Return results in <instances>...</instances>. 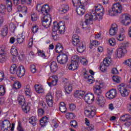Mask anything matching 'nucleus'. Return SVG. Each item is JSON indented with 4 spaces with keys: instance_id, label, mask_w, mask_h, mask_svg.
<instances>
[{
    "instance_id": "7c9ffc66",
    "label": "nucleus",
    "mask_w": 131,
    "mask_h": 131,
    "mask_svg": "<svg viewBox=\"0 0 131 131\" xmlns=\"http://www.w3.org/2000/svg\"><path fill=\"white\" fill-rule=\"evenodd\" d=\"M10 53L13 57H17V56H18V50L17 49V47H12L11 49Z\"/></svg>"
},
{
    "instance_id": "423d86ee",
    "label": "nucleus",
    "mask_w": 131,
    "mask_h": 131,
    "mask_svg": "<svg viewBox=\"0 0 131 131\" xmlns=\"http://www.w3.org/2000/svg\"><path fill=\"white\" fill-rule=\"evenodd\" d=\"M41 23L42 26L45 27V28H48L51 25V23L52 22V18L51 17V15L48 14H43V16H41Z\"/></svg>"
},
{
    "instance_id": "c756f323",
    "label": "nucleus",
    "mask_w": 131,
    "mask_h": 131,
    "mask_svg": "<svg viewBox=\"0 0 131 131\" xmlns=\"http://www.w3.org/2000/svg\"><path fill=\"white\" fill-rule=\"evenodd\" d=\"M73 87L71 84H69L68 85H64V90L67 93V94H70L71 92H72V90Z\"/></svg>"
},
{
    "instance_id": "f257e3e1",
    "label": "nucleus",
    "mask_w": 131,
    "mask_h": 131,
    "mask_svg": "<svg viewBox=\"0 0 131 131\" xmlns=\"http://www.w3.org/2000/svg\"><path fill=\"white\" fill-rule=\"evenodd\" d=\"M104 15V8L101 5L95 6L92 10L91 13L87 14L85 15V21L88 23H91V21H95L97 19H102Z\"/></svg>"
},
{
    "instance_id": "69168bd1",
    "label": "nucleus",
    "mask_w": 131,
    "mask_h": 131,
    "mask_svg": "<svg viewBox=\"0 0 131 131\" xmlns=\"http://www.w3.org/2000/svg\"><path fill=\"white\" fill-rule=\"evenodd\" d=\"M25 38V37L17 38V41L18 43H22V42H23V41H24Z\"/></svg>"
},
{
    "instance_id": "79ce46f5",
    "label": "nucleus",
    "mask_w": 131,
    "mask_h": 131,
    "mask_svg": "<svg viewBox=\"0 0 131 131\" xmlns=\"http://www.w3.org/2000/svg\"><path fill=\"white\" fill-rule=\"evenodd\" d=\"M6 93V87L3 85H0V96H4Z\"/></svg>"
},
{
    "instance_id": "774afa93",
    "label": "nucleus",
    "mask_w": 131,
    "mask_h": 131,
    "mask_svg": "<svg viewBox=\"0 0 131 131\" xmlns=\"http://www.w3.org/2000/svg\"><path fill=\"white\" fill-rule=\"evenodd\" d=\"M130 22V19L129 20H124V23H122V25H124V26H126V25H129Z\"/></svg>"
},
{
    "instance_id": "4be33fe9",
    "label": "nucleus",
    "mask_w": 131,
    "mask_h": 131,
    "mask_svg": "<svg viewBox=\"0 0 131 131\" xmlns=\"http://www.w3.org/2000/svg\"><path fill=\"white\" fill-rule=\"evenodd\" d=\"M68 11H69V6L66 5H61L58 10L59 14H65V13H67Z\"/></svg>"
},
{
    "instance_id": "0eeeda50",
    "label": "nucleus",
    "mask_w": 131,
    "mask_h": 131,
    "mask_svg": "<svg viewBox=\"0 0 131 131\" xmlns=\"http://www.w3.org/2000/svg\"><path fill=\"white\" fill-rule=\"evenodd\" d=\"M122 11V6L119 3H116L113 5L112 11L111 10H108V13H112L113 16H116L118 14H120Z\"/></svg>"
},
{
    "instance_id": "1a4fd4ad",
    "label": "nucleus",
    "mask_w": 131,
    "mask_h": 131,
    "mask_svg": "<svg viewBox=\"0 0 131 131\" xmlns=\"http://www.w3.org/2000/svg\"><path fill=\"white\" fill-rule=\"evenodd\" d=\"M111 63V59L110 58H105L103 61V63H101L100 66V69L102 72H105L107 67H109Z\"/></svg>"
},
{
    "instance_id": "4d7b16f0",
    "label": "nucleus",
    "mask_w": 131,
    "mask_h": 131,
    "mask_svg": "<svg viewBox=\"0 0 131 131\" xmlns=\"http://www.w3.org/2000/svg\"><path fill=\"white\" fill-rule=\"evenodd\" d=\"M113 80L116 83H119V82H120V79H119V77L117 76H114L113 77Z\"/></svg>"
},
{
    "instance_id": "20e7f679",
    "label": "nucleus",
    "mask_w": 131,
    "mask_h": 131,
    "mask_svg": "<svg viewBox=\"0 0 131 131\" xmlns=\"http://www.w3.org/2000/svg\"><path fill=\"white\" fill-rule=\"evenodd\" d=\"M66 28V27H65V24H64V22L60 21L58 23L57 21H55L53 23L52 31L57 32L58 30L60 34H63L64 32H65Z\"/></svg>"
},
{
    "instance_id": "603ef678",
    "label": "nucleus",
    "mask_w": 131,
    "mask_h": 131,
    "mask_svg": "<svg viewBox=\"0 0 131 131\" xmlns=\"http://www.w3.org/2000/svg\"><path fill=\"white\" fill-rule=\"evenodd\" d=\"M28 8L26 6H23L22 8H21V10H20V12H21L22 14L23 15H26V14H27V12H28Z\"/></svg>"
},
{
    "instance_id": "f704fd0d",
    "label": "nucleus",
    "mask_w": 131,
    "mask_h": 131,
    "mask_svg": "<svg viewBox=\"0 0 131 131\" xmlns=\"http://www.w3.org/2000/svg\"><path fill=\"white\" fill-rule=\"evenodd\" d=\"M120 120L121 121H127V120H130L131 116L130 115L126 114L120 117Z\"/></svg>"
},
{
    "instance_id": "5fc2aeb1",
    "label": "nucleus",
    "mask_w": 131,
    "mask_h": 131,
    "mask_svg": "<svg viewBox=\"0 0 131 131\" xmlns=\"http://www.w3.org/2000/svg\"><path fill=\"white\" fill-rule=\"evenodd\" d=\"M72 62H77L79 61V56L75 55L71 58Z\"/></svg>"
},
{
    "instance_id": "864d4df0",
    "label": "nucleus",
    "mask_w": 131,
    "mask_h": 131,
    "mask_svg": "<svg viewBox=\"0 0 131 131\" xmlns=\"http://www.w3.org/2000/svg\"><path fill=\"white\" fill-rule=\"evenodd\" d=\"M90 43L91 45H92V46H93V47H98V46L100 45V42L99 41L94 40H93L92 41L91 40L90 41Z\"/></svg>"
},
{
    "instance_id": "b1692460",
    "label": "nucleus",
    "mask_w": 131,
    "mask_h": 131,
    "mask_svg": "<svg viewBox=\"0 0 131 131\" xmlns=\"http://www.w3.org/2000/svg\"><path fill=\"white\" fill-rule=\"evenodd\" d=\"M68 69L70 70H72L74 71V70H76L78 68V62L77 61H71V63L70 64V66L68 67Z\"/></svg>"
},
{
    "instance_id": "680f3d73",
    "label": "nucleus",
    "mask_w": 131,
    "mask_h": 131,
    "mask_svg": "<svg viewBox=\"0 0 131 131\" xmlns=\"http://www.w3.org/2000/svg\"><path fill=\"white\" fill-rule=\"evenodd\" d=\"M30 70L32 73L36 72V67L34 65H31L30 67Z\"/></svg>"
},
{
    "instance_id": "a211bd4d",
    "label": "nucleus",
    "mask_w": 131,
    "mask_h": 131,
    "mask_svg": "<svg viewBox=\"0 0 131 131\" xmlns=\"http://www.w3.org/2000/svg\"><path fill=\"white\" fill-rule=\"evenodd\" d=\"M46 102L49 107H53L54 105V102L53 101V96L51 93H48L46 95Z\"/></svg>"
},
{
    "instance_id": "7ed1b4c3",
    "label": "nucleus",
    "mask_w": 131,
    "mask_h": 131,
    "mask_svg": "<svg viewBox=\"0 0 131 131\" xmlns=\"http://www.w3.org/2000/svg\"><path fill=\"white\" fill-rule=\"evenodd\" d=\"M5 5L1 4L0 5V13L4 15L6 13V11H7L8 13H11L13 11V4L11 0H4Z\"/></svg>"
},
{
    "instance_id": "39448f33",
    "label": "nucleus",
    "mask_w": 131,
    "mask_h": 131,
    "mask_svg": "<svg viewBox=\"0 0 131 131\" xmlns=\"http://www.w3.org/2000/svg\"><path fill=\"white\" fill-rule=\"evenodd\" d=\"M17 101L19 105H22L21 108L25 113H27V112L30 110V106H29V104H26L25 103V98H24V96L19 95L17 97Z\"/></svg>"
},
{
    "instance_id": "de8ad7c7",
    "label": "nucleus",
    "mask_w": 131,
    "mask_h": 131,
    "mask_svg": "<svg viewBox=\"0 0 131 131\" xmlns=\"http://www.w3.org/2000/svg\"><path fill=\"white\" fill-rule=\"evenodd\" d=\"M70 124L71 126H73L74 128H77V122L75 120H72L70 122Z\"/></svg>"
},
{
    "instance_id": "9d476101",
    "label": "nucleus",
    "mask_w": 131,
    "mask_h": 131,
    "mask_svg": "<svg viewBox=\"0 0 131 131\" xmlns=\"http://www.w3.org/2000/svg\"><path fill=\"white\" fill-rule=\"evenodd\" d=\"M118 90L122 97H127L129 94L124 84H120L118 86Z\"/></svg>"
},
{
    "instance_id": "6e6552de",
    "label": "nucleus",
    "mask_w": 131,
    "mask_h": 131,
    "mask_svg": "<svg viewBox=\"0 0 131 131\" xmlns=\"http://www.w3.org/2000/svg\"><path fill=\"white\" fill-rule=\"evenodd\" d=\"M36 11L38 12H41L43 15L49 14L51 11V8L48 4H45L41 6V4H38L36 7Z\"/></svg>"
},
{
    "instance_id": "0e129e2a",
    "label": "nucleus",
    "mask_w": 131,
    "mask_h": 131,
    "mask_svg": "<svg viewBox=\"0 0 131 131\" xmlns=\"http://www.w3.org/2000/svg\"><path fill=\"white\" fill-rule=\"evenodd\" d=\"M111 72L112 74H118L119 73L118 70L116 68H113L112 69Z\"/></svg>"
},
{
    "instance_id": "2eb2a0df",
    "label": "nucleus",
    "mask_w": 131,
    "mask_h": 131,
    "mask_svg": "<svg viewBox=\"0 0 131 131\" xmlns=\"http://www.w3.org/2000/svg\"><path fill=\"white\" fill-rule=\"evenodd\" d=\"M117 94V93L116 92V90L112 89L106 93L105 96L107 99L112 100V99H114V98L116 97Z\"/></svg>"
},
{
    "instance_id": "e433bc0d",
    "label": "nucleus",
    "mask_w": 131,
    "mask_h": 131,
    "mask_svg": "<svg viewBox=\"0 0 131 131\" xmlns=\"http://www.w3.org/2000/svg\"><path fill=\"white\" fill-rule=\"evenodd\" d=\"M25 93L26 96L29 97V98H30L31 97V89H30V87H29V86H26Z\"/></svg>"
},
{
    "instance_id": "2f4dec72",
    "label": "nucleus",
    "mask_w": 131,
    "mask_h": 131,
    "mask_svg": "<svg viewBox=\"0 0 131 131\" xmlns=\"http://www.w3.org/2000/svg\"><path fill=\"white\" fill-rule=\"evenodd\" d=\"M117 33V27H112L109 31V34L112 36H113L115 35Z\"/></svg>"
},
{
    "instance_id": "473e14b6",
    "label": "nucleus",
    "mask_w": 131,
    "mask_h": 131,
    "mask_svg": "<svg viewBox=\"0 0 131 131\" xmlns=\"http://www.w3.org/2000/svg\"><path fill=\"white\" fill-rule=\"evenodd\" d=\"M121 19H122L121 23H124V21L130 19L129 14H124L121 16Z\"/></svg>"
},
{
    "instance_id": "c9c22d12",
    "label": "nucleus",
    "mask_w": 131,
    "mask_h": 131,
    "mask_svg": "<svg viewBox=\"0 0 131 131\" xmlns=\"http://www.w3.org/2000/svg\"><path fill=\"white\" fill-rule=\"evenodd\" d=\"M116 38L117 40H119V41H122V40H124V38H125V36L124 35L123 32H122L120 33L119 35H117Z\"/></svg>"
},
{
    "instance_id": "3c124183",
    "label": "nucleus",
    "mask_w": 131,
    "mask_h": 131,
    "mask_svg": "<svg viewBox=\"0 0 131 131\" xmlns=\"http://www.w3.org/2000/svg\"><path fill=\"white\" fill-rule=\"evenodd\" d=\"M72 2L74 7H78V6L80 5V0H72Z\"/></svg>"
},
{
    "instance_id": "a18cd8bd",
    "label": "nucleus",
    "mask_w": 131,
    "mask_h": 131,
    "mask_svg": "<svg viewBox=\"0 0 131 131\" xmlns=\"http://www.w3.org/2000/svg\"><path fill=\"white\" fill-rule=\"evenodd\" d=\"M66 117L67 119H73V118H74V114L72 113H67L66 114Z\"/></svg>"
},
{
    "instance_id": "4468645a",
    "label": "nucleus",
    "mask_w": 131,
    "mask_h": 131,
    "mask_svg": "<svg viewBox=\"0 0 131 131\" xmlns=\"http://www.w3.org/2000/svg\"><path fill=\"white\" fill-rule=\"evenodd\" d=\"M96 103L100 106H104L105 103H106V99H105L104 96H102V94L97 95Z\"/></svg>"
},
{
    "instance_id": "aec40b11",
    "label": "nucleus",
    "mask_w": 131,
    "mask_h": 131,
    "mask_svg": "<svg viewBox=\"0 0 131 131\" xmlns=\"http://www.w3.org/2000/svg\"><path fill=\"white\" fill-rule=\"evenodd\" d=\"M85 94V92L82 91H76L74 94V97L77 99H81L83 98V96Z\"/></svg>"
},
{
    "instance_id": "412c9836",
    "label": "nucleus",
    "mask_w": 131,
    "mask_h": 131,
    "mask_svg": "<svg viewBox=\"0 0 131 131\" xmlns=\"http://www.w3.org/2000/svg\"><path fill=\"white\" fill-rule=\"evenodd\" d=\"M4 53L5 49H3V48H0V63H4L7 60V57Z\"/></svg>"
},
{
    "instance_id": "8fccbe9b",
    "label": "nucleus",
    "mask_w": 131,
    "mask_h": 131,
    "mask_svg": "<svg viewBox=\"0 0 131 131\" xmlns=\"http://www.w3.org/2000/svg\"><path fill=\"white\" fill-rule=\"evenodd\" d=\"M52 36L54 40H58V34H57V31H52Z\"/></svg>"
},
{
    "instance_id": "a878e982",
    "label": "nucleus",
    "mask_w": 131,
    "mask_h": 131,
    "mask_svg": "<svg viewBox=\"0 0 131 131\" xmlns=\"http://www.w3.org/2000/svg\"><path fill=\"white\" fill-rule=\"evenodd\" d=\"M63 46L61 43H58L55 46V52L57 54H60L63 52Z\"/></svg>"
},
{
    "instance_id": "4c0bfd02",
    "label": "nucleus",
    "mask_w": 131,
    "mask_h": 131,
    "mask_svg": "<svg viewBox=\"0 0 131 131\" xmlns=\"http://www.w3.org/2000/svg\"><path fill=\"white\" fill-rule=\"evenodd\" d=\"M2 125H3L5 128H11V123H10V121L7 119L3 121Z\"/></svg>"
},
{
    "instance_id": "72a5a7b5",
    "label": "nucleus",
    "mask_w": 131,
    "mask_h": 131,
    "mask_svg": "<svg viewBox=\"0 0 131 131\" xmlns=\"http://www.w3.org/2000/svg\"><path fill=\"white\" fill-rule=\"evenodd\" d=\"M37 119H36V117L35 116H32L29 120V122L31 123L33 125V126H35L36 125V121Z\"/></svg>"
},
{
    "instance_id": "393cba45",
    "label": "nucleus",
    "mask_w": 131,
    "mask_h": 131,
    "mask_svg": "<svg viewBox=\"0 0 131 131\" xmlns=\"http://www.w3.org/2000/svg\"><path fill=\"white\" fill-rule=\"evenodd\" d=\"M51 71L52 72H56L58 70V64L55 61H52L50 64Z\"/></svg>"
},
{
    "instance_id": "58836bf2",
    "label": "nucleus",
    "mask_w": 131,
    "mask_h": 131,
    "mask_svg": "<svg viewBox=\"0 0 131 131\" xmlns=\"http://www.w3.org/2000/svg\"><path fill=\"white\" fill-rule=\"evenodd\" d=\"M49 86H54V85H57L58 83V79L53 78L51 82H48Z\"/></svg>"
},
{
    "instance_id": "338daca9",
    "label": "nucleus",
    "mask_w": 131,
    "mask_h": 131,
    "mask_svg": "<svg viewBox=\"0 0 131 131\" xmlns=\"http://www.w3.org/2000/svg\"><path fill=\"white\" fill-rule=\"evenodd\" d=\"M124 64H126L127 66H131V59L126 60L124 61Z\"/></svg>"
},
{
    "instance_id": "37998d69",
    "label": "nucleus",
    "mask_w": 131,
    "mask_h": 131,
    "mask_svg": "<svg viewBox=\"0 0 131 131\" xmlns=\"http://www.w3.org/2000/svg\"><path fill=\"white\" fill-rule=\"evenodd\" d=\"M32 2V0H20L21 5H28V6L31 5Z\"/></svg>"
},
{
    "instance_id": "bf43d9fd",
    "label": "nucleus",
    "mask_w": 131,
    "mask_h": 131,
    "mask_svg": "<svg viewBox=\"0 0 131 131\" xmlns=\"http://www.w3.org/2000/svg\"><path fill=\"white\" fill-rule=\"evenodd\" d=\"M17 129L18 131H24V129L22 127V124H21V122H18Z\"/></svg>"
},
{
    "instance_id": "9b49d317",
    "label": "nucleus",
    "mask_w": 131,
    "mask_h": 131,
    "mask_svg": "<svg viewBox=\"0 0 131 131\" xmlns=\"http://www.w3.org/2000/svg\"><path fill=\"white\" fill-rule=\"evenodd\" d=\"M85 116L93 118L95 115H96V107L91 106L88 110H85L84 112Z\"/></svg>"
},
{
    "instance_id": "a19ab883",
    "label": "nucleus",
    "mask_w": 131,
    "mask_h": 131,
    "mask_svg": "<svg viewBox=\"0 0 131 131\" xmlns=\"http://www.w3.org/2000/svg\"><path fill=\"white\" fill-rule=\"evenodd\" d=\"M87 82L89 84H92V83H94L95 82V79L94 78V77H93V76L92 75H89L88 77Z\"/></svg>"
},
{
    "instance_id": "c85d7f7f",
    "label": "nucleus",
    "mask_w": 131,
    "mask_h": 131,
    "mask_svg": "<svg viewBox=\"0 0 131 131\" xmlns=\"http://www.w3.org/2000/svg\"><path fill=\"white\" fill-rule=\"evenodd\" d=\"M48 121H49V118L47 116L43 117L40 120V124L41 126H45Z\"/></svg>"
},
{
    "instance_id": "5701e85b",
    "label": "nucleus",
    "mask_w": 131,
    "mask_h": 131,
    "mask_svg": "<svg viewBox=\"0 0 131 131\" xmlns=\"http://www.w3.org/2000/svg\"><path fill=\"white\" fill-rule=\"evenodd\" d=\"M94 92L97 96L102 95V87L100 85H95L94 86Z\"/></svg>"
},
{
    "instance_id": "f03ea898",
    "label": "nucleus",
    "mask_w": 131,
    "mask_h": 131,
    "mask_svg": "<svg viewBox=\"0 0 131 131\" xmlns=\"http://www.w3.org/2000/svg\"><path fill=\"white\" fill-rule=\"evenodd\" d=\"M73 45L75 47H77V51L80 54L83 53L84 51H85V46L84 42L80 41L79 36L75 34L72 37Z\"/></svg>"
},
{
    "instance_id": "f3484780",
    "label": "nucleus",
    "mask_w": 131,
    "mask_h": 131,
    "mask_svg": "<svg viewBox=\"0 0 131 131\" xmlns=\"http://www.w3.org/2000/svg\"><path fill=\"white\" fill-rule=\"evenodd\" d=\"M25 68L23 66H19L17 70L16 74L18 77H23L25 75Z\"/></svg>"
},
{
    "instance_id": "09e8293b",
    "label": "nucleus",
    "mask_w": 131,
    "mask_h": 131,
    "mask_svg": "<svg viewBox=\"0 0 131 131\" xmlns=\"http://www.w3.org/2000/svg\"><path fill=\"white\" fill-rule=\"evenodd\" d=\"M88 2L89 0H80V6H83V7H87Z\"/></svg>"
},
{
    "instance_id": "dca6fc26",
    "label": "nucleus",
    "mask_w": 131,
    "mask_h": 131,
    "mask_svg": "<svg viewBox=\"0 0 131 131\" xmlns=\"http://www.w3.org/2000/svg\"><path fill=\"white\" fill-rule=\"evenodd\" d=\"M126 49L125 48H121V47L118 49L117 51L115 52V55L118 58H121L123 57L124 54H126Z\"/></svg>"
},
{
    "instance_id": "ea45409f",
    "label": "nucleus",
    "mask_w": 131,
    "mask_h": 131,
    "mask_svg": "<svg viewBox=\"0 0 131 131\" xmlns=\"http://www.w3.org/2000/svg\"><path fill=\"white\" fill-rule=\"evenodd\" d=\"M21 88V83L18 81H15L13 83V88L15 90H19Z\"/></svg>"
},
{
    "instance_id": "13d9d810",
    "label": "nucleus",
    "mask_w": 131,
    "mask_h": 131,
    "mask_svg": "<svg viewBox=\"0 0 131 131\" xmlns=\"http://www.w3.org/2000/svg\"><path fill=\"white\" fill-rule=\"evenodd\" d=\"M108 42L111 46H115V43H116L115 39L113 38L110 39Z\"/></svg>"
},
{
    "instance_id": "c03bdc74",
    "label": "nucleus",
    "mask_w": 131,
    "mask_h": 131,
    "mask_svg": "<svg viewBox=\"0 0 131 131\" xmlns=\"http://www.w3.org/2000/svg\"><path fill=\"white\" fill-rule=\"evenodd\" d=\"M8 29L7 27H4L2 30V35L3 36H7V34H8Z\"/></svg>"
},
{
    "instance_id": "e2e57ef3",
    "label": "nucleus",
    "mask_w": 131,
    "mask_h": 131,
    "mask_svg": "<svg viewBox=\"0 0 131 131\" xmlns=\"http://www.w3.org/2000/svg\"><path fill=\"white\" fill-rule=\"evenodd\" d=\"M32 32L33 33H36L37 31H38V26H34L32 27Z\"/></svg>"
},
{
    "instance_id": "f8f14e48",
    "label": "nucleus",
    "mask_w": 131,
    "mask_h": 131,
    "mask_svg": "<svg viewBox=\"0 0 131 131\" xmlns=\"http://www.w3.org/2000/svg\"><path fill=\"white\" fill-rule=\"evenodd\" d=\"M57 60L58 63L64 65L67 63L68 61V56L65 54H62L57 56Z\"/></svg>"
},
{
    "instance_id": "052dcab7",
    "label": "nucleus",
    "mask_w": 131,
    "mask_h": 131,
    "mask_svg": "<svg viewBox=\"0 0 131 131\" xmlns=\"http://www.w3.org/2000/svg\"><path fill=\"white\" fill-rule=\"evenodd\" d=\"M59 110L62 113H66L67 108H66V106H59Z\"/></svg>"
},
{
    "instance_id": "6e6d98bb",
    "label": "nucleus",
    "mask_w": 131,
    "mask_h": 131,
    "mask_svg": "<svg viewBox=\"0 0 131 131\" xmlns=\"http://www.w3.org/2000/svg\"><path fill=\"white\" fill-rule=\"evenodd\" d=\"M38 56H40V57L43 58V59H46V57H47L46 56V54H45V53H43V51H41V50L38 51Z\"/></svg>"
},
{
    "instance_id": "49530a36",
    "label": "nucleus",
    "mask_w": 131,
    "mask_h": 131,
    "mask_svg": "<svg viewBox=\"0 0 131 131\" xmlns=\"http://www.w3.org/2000/svg\"><path fill=\"white\" fill-rule=\"evenodd\" d=\"M88 24H90V23H88V21H86V20H85L84 22L81 23L80 26H81L83 29H86V28H88Z\"/></svg>"
},
{
    "instance_id": "cd10ccee",
    "label": "nucleus",
    "mask_w": 131,
    "mask_h": 131,
    "mask_svg": "<svg viewBox=\"0 0 131 131\" xmlns=\"http://www.w3.org/2000/svg\"><path fill=\"white\" fill-rule=\"evenodd\" d=\"M17 69H18V67L17 66V64H12L11 66L10 69V73L12 74H15V73H17Z\"/></svg>"
},
{
    "instance_id": "6ab92c4d",
    "label": "nucleus",
    "mask_w": 131,
    "mask_h": 131,
    "mask_svg": "<svg viewBox=\"0 0 131 131\" xmlns=\"http://www.w3.org/2000/svg\"><path fill=\"white\" fill-rule=\"evenodd\" d=\"M85 9H86V7L83 6L82 5H79L76 10L77 14L79 16H82L85 13Z\"/></svg>"
},
{
    "instance_id": "ddd939ff",
    "label": "nucleus",
    "mask_w": 131,
    "mask_h": 131,
    "mask_svg": "<svg viewBox=\"0 0 131 131\" xmlns=\"http://www.w3.org/2000/svg\"><path fill=\"white\" fill-rule=\"evenodd\" d=\"M84 100L87 104H90L94 102L95 100V96H94V94H93V93L86 94L84 97Z\"/></svg>"
},
{
    "instance_id": "bb28decb",
    "label": "nucleus",
    "mask_w": 131,
    "mask_h": 131,
    "mask_svg": "<svg viewBox=\"0 0 131 131\" xmlns=\"http://www.w3.org/2000/svg\"><path fill=\"white\" fill-rule=\"evenodd\" d=\"M35 90L38 94H42L45 92L42 86L39 85H35Z\"/></svg>"
}]
</instances>
